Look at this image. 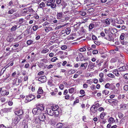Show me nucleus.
Returning a JSON list of instances; mask_svg holds the SVG:
<instances>
[{
	"mask_svg": "<svg viewBox=\"0 0 128 128\" xmlns=\"http://www.w3.org/2000/svg\"><path fill=\"white\" fill-rule=\"evenodd\" d=\"M36 96L30 94L27 96L26 98V102H30L35 98Z\"/></svg>",
	"mask_w": 128,
	"mask_h": 128,
	"instance_id": "1",
	"label": "nucleus"
},
{
	"mask_svg": "<svg viewBox=\"0 0 128 128\" xmlns=\"http://www.w3.org/2000/svg\"><path fill=\"white\" fill-rule=\"evenodd\" d=\"M46 6H50L52 8H56V4L53 3L50 1H46Z\"/></svg>",
	"mask_w": 128,
	"mask_h": 128,
	"instance_id": "2",
	"label": "nucleus"
},
{
	"mask_svg": "<svg viewBox=\"0 0 128 128\" xmlns=\"http://www.w3.org/2000/svg\"><path fill=\"white\" fill-rule=\"evenodd\" d=\"M42 112L39 109L37 108H34L32 110V112L34 114H40Z\"/></svg>",
	"mask_w": 128,
	"mask_h": 128,
	"instance_id": "3",
	"label": "nucleus"
},
{
	"mask_svg": "<svg viewBox=\"0 0 128 128\" xmlns=\"http://www.w3.org/2000/svg\"><path fill=\"white\" fill-rule=\"evenodd\" d=\"M113 22V20L112 18H107L104 20L103 22L105 23L108 25H109L110 24L111 22Z\"/></svg>",
	"mask_w": 128,
	"mask_h": 128,
	"instance_id": "4",
	"label": "nucleus"
},
{
	"mask_svg": "<svg viewBox=\"0 0 128 128\" xmlns=\"http://www.w3.org/2000/svg\"><path fill=\"white\" fill-rule=\"evenodd\" d=\"M36 107L39 109L41 112L44 110V106L42 104H38L36 105Z\"/></svg>",
	"mask_w": 128,
	"mask_h": 128,
	"instance_id": "5",
	"label": "nucleus"
},
{
	"mask_svg": "<svg viewBox=\"0 0 128 128\" xmlns=\"http://www.w3.org/2000/svg\"><path fill=\"white\" fill-rule=\"evenodd\" d=\"M88 64L87 62H85L84 63H82L80 68L81 70H84L86 68Z\"/></svg>",
	"mask_w": 128,
	"mask_h": 128,
	"instance_id": "6",
	"label": "nucleus"
},
{
	"mask_svg": "<svg viewBox=\"0 0 128 128\" xmlns=\"http://www.w3.org/2000/svg\"><path fill=\"white\" fill-rule=\"evenodd\" d=\"M124 33L122 34L120 37V39L121 40H120V42L122 44V45L126 44V42H124V41L123 40L124 38Z\"/></svg>",
	"mask_w": 128,
	"mask_h": 128,
	"instance_id": "7",
	"label": "nucleus"
},
{
	"mask_svg": "<svg viewBox=\"0 0 128 128\" xmlns=\"http://www.w3.org/2000/svg\"><path fill=\"white\" fill-rule=\"evenodd\" d=\"M46 117L44 114H41L39 116V119L42 121H43L45 120Z\"/></svg>",
	"mask_w": 128,
	"mask_h": 128,
	"instance_id": "8",
	"label": "nucleus"
},
{
	"mask_svg": "<svg viewBox=\"0 0 128 128\" xmlns=\"http://www.w3.org/2000/svg\"><path fill=\"white\" fill-rule=\"evenodd\" d=\"M47 113L50 115L53 116L54 115V111L52 109L48 108L46 110Z\"/></svg>",
	"mask_w": 128,
	"mask_h": 128,
	"instance_id": "9",
	"label": "nucleus"
},
{
	"mask_svg": "<svg viewBox=\"0 0 128 128\" xmlns=\"http://www.w3.org/2000/svg\"><path fill=\"white\" fill-rule=\"evenodd\" d=\"M90 110L91 111V114H94L96 112L97 109L96 108L95 106L93 105L90 108Z\"/></svg>",
	"mask_w": 128,
	"mask_h": 128,
	"instance_id": "10",
	"label": "nucleus"
},
{
	"mask_svg": "<svg viewBox=\"0 0 128 128\" xmlns=\"http://www.w3.org/2000/svg\"><path fill=\"white\" fill-rule=\"evenodd\" d=\"M38 80L42 83L45 82L46 81V77L44 76L39 78L38 79Z\"/></svg>",
	"mask_w": 128,
	"mask_h": 128,
	"instance_id": "11",
	"label": "nucleus"
},
{
	"mask_svg": "<svg viewBox=\"0 0 128 128\" xmlns=\"http://www.w3.org/2000/svg\"><path fill=\"white\" fill-rule=\"evenodd\" d=\"M20 120V117L19 116H16L15 117L14 120V123L16 124H17L18 122H19Z\"/></svg>",
	"mask_w": 128,
	"mask_h": 128,
	"instance_id": "12",
	"label": "nucleus"
},
{
	"mask_svg": "<svg viewBox=\"0 0 128 128\" xmlns=\"http://www.w3.org/2000/svg\"><path fill=\"white\" fill-rule=\"evenodd\" d=\"M56 15L57 18L58 19H60L63 16V14L62 12H58Z\"/></svg>",
	"mask_w": 128,
	"mask_h": 128,
	"instance_id": "13",
	"label": "nucleus"
},
{
	"mask_svg": "<svg viewBox=\"0 0 128 128\" xmlns=\"http://www.w3.org/2000/svg\"><path fill=\"white\" fill-rule=\"evenodd\" d=\"M14 113L16 115L19 116L22 115L23 113V112L22 110H20L18 111H15Z\"/></svg>",
	"mask_w": 128,
	"mask_h": 128,
	"instance_id": "14",
	"label": "nucleus"
},
{
	"mask_svg": "<svg viewBox=\"0 0 128 128\" xmlns=\"http://www.w3.org/2000/svg\"><path fill=\"white\" fill-rule=\"evenodd\" d=\"M44 30L46 32H48L52 30V27L49 26H46L44 28Z\"/></svg>",
	"mask_w": 128,
	"mask_h": 128,
	"instance_id": "15",
	"label": "nucleus"
},
{
	"mask_svg": "<svg viewBox=\"0 0 128 128\" xmlns=\"http://www.w3.org/2000/svg\"><path fill=\"white\" fill-rule=\"evenodd\" d=\"M127 69V68L125 66H123L118 68L119 70L120 71H125Z\"/></svg>",
	"mask_w": 128,
	"mask_h": 128,
	"instance_id": "16",
	"label": "nucleus"
},
{
	"mask_svg": "<svg viewBox=\"0 0 128 128\" xmlns=\"http://www.w3.org/2000/svg\"><path fill=\"white\" fill-rule=\"evenodd\" d=\"M22 12L23 14H28V8H24L22 10Z\"/></svg>",
	"mask_w": 128,
	"mask_h": 128,
	"instance_id": "17",
	"label": "nucleus"
},
{
	"mask_svg": "<svg viewBox=\"0 0 128 128\" xmlns=\"http://www.w3.org/2000/svg\"><path fill=\"white\" fill-rule=\"evenodd\" d=\"M108 37L107 38V40L110 41H112L113 42L114 41V38L112 36L110 35H108Z\"/></svg>",
	"mask_w": 128,
	"mask_h": 128,
	"instance_id": "18",
	"label": "nucleus"
},
{
	"mask_svg": "<svg viewBox=\"0 0 128 128\" xmlns=\"http://www.w3.org/2000/svg\"><path fill=\"white\" fill-rule=\"evenodd\" d=\"M108 122L112 124L115 122V120L114 118L111 117L109 118Z\"/></svg>",
	"mask_w": 128,
	"mask_h": 128,
	"instance_id": "19",
	"label": "nucleus"
},
{
	"mask_svg": "<svg viewBox=\"0 0 128 128\" xmlns=\"http://www.w3.org/2000/svg\"><path fill=\"white\" fill-rule=\"evenodd\" d=\"M9 94L8 92H6V90L2 91V94L3 96L8 95Z\"/></svg>",
	"mask_w": 128,
	"mask_h": 128,
	"instance_id": "20",
	"label": "nucleus"
},
{
	"mask_svg": "<svg viewBox=\"0 0 128 128\" xmlns=\"http://www.w3.org/2000/svg\"><path fill=\"white\" fill-rule=\"evenodd\" d=\"M16 11L14 8H12L8 11V13L9 14H12L14 12H16Z\"/></svg>",
	"mask_w": 128,
	"mask_h": 128,
	"instance_id": "21",
	"label": "nucleus"
},
{
	"mask_svg": "<svg viewBox=\"0 0 128 128\" xmlns=\"http://www.w3.org/2000/svg\"><path fill=\"white\" fill-rule=\"evenodd\" d=\"M63 125L62 123H59L56 124V127L55 128H63Z\"/></svg>",
	"mask_w": 128,
	"mask_h": 128,
	"instance_id": "22",
	"label": "nucleus"
},
{
	"mask_svg": "<svg viewBox=\"0 0 128 128\" xmlns=\"http://www.w3.org/2000/svg\"><path fill=\"white\" fill-rule=\"evenodd\" d=\"M46 6L45 4L43 2H42L40 3L39 5L40 8H43Z\"/></svg>",
	"mask_w": 128,
	"mask_h": 128,
	"instance_id": "23",
	"label": "nucleus"
},
{
	"mask_svg": "<svg viewBox=\"0 0 128 128\" xmlns=\"http://www.w3.org/2000/svg\"><path fill=\"white\" fill-rule=\"evenodd\" d=\"M49 51V50L48 49L46 48L45 49L42 50V51L41 52L42 53L45 54L48 52Z\"/></svg>",
	"mask_w": 128,
	"mask_h": 128,
	"instance_id": "24",
	"label": "nucleus"
},
{
	"mask_svg": "<svg viewBox=\"0 0 128 128\" xmlns=\"http://www.w3.org/2000/svg\"><path fill=\"white\" fill-rule=\"evenodd\" d=\"M59 114V111L58 110H56L54 111V115L56 117L58 116Z\"/></svg>",
	"mask_w": 128,
	"mask_h": 128,
	"instance_id": "25",
	"label": "nucleus"
},
{
	"mask_svg": "<svg viewBox=\"0 0 128 128\" xmlns=\"http://www.w3.org/2000/svg\"><path fill=\"white\" fill-rule=\"evenodd\" d=\"M33 42L34 41L33 40H30L27 41L26 44L28 45H29L31 44H33Z\"/></svg>",
	"mask_w": 128,
	"mask_h": 128,
	"instance_id": "26",
	"label": "nucleus"
},
{
	"mask_svg": "<svg viewBox=\"0 0 128 128\" xmlns=\"http://www.w3.org/2000/svg\"><path fill=\"white\" fill-rule=\"evenodd\" d=\"M111 32L112 34H114L117 32V30L115 28L112 29L111 30Z\"/></svg>",
	"mask_w": 128,
	"mask_h": 128,
	"instance_id": "27",
	"label": "nucleus"
},
{
	"mask_svg": "<svg viewBox=\"0 0 128 128\" xmlns=\"http://www.w3.org/2000/svg\"><path fill=\"white\" fill-rule=\"evenodd\" d=\"M94 9L92 8H90L88 9L87 11V12L88 13H90L91 12H92L94 11Z\"/></svg>",
	"mask_w": 128,
	"mask_h": 128,
	"instance_id": "28",
	"label": "nucleus"
},
{
	"mask_svg": "<svg viewBox=\"0 0 128 128\" xmlns=\"http://www.w3.org/2000/svg\"><path fill=\"white\" fill-rule=\"evenodd\" d=\"M17 26L16 25H14L13 26H12L11 29V31H15L16 29H17Z\"/></svg>",
	"mask_w": 128,
	"mask_h": 128,
	"instance_id": "29",
	"label": "nucleus"
},
{
	"mask_svg": "<svg viewBox=\"0 0 128 128\" xmlns=\"http://www.w3.org/2000/svg\"><path fill=\"white\" fill-rule=\"evenodd\" d=\"M28 14L30 12L33 13L34 12V11L31 8H28Z\"/></svg>",
	"mask_w": 128,
	"mask_h": 128,
	"instance_id": "30",
	"label": "nucleus"
},
{
	"mask_svg": "<svg viewBox=\"0 0 128 128\" xmlns=\"http://www.w3.org/2000/svg\"><path fill=\"white\" fill-rule=\"evenodd\" d=\"M58 105H56L52 107V109L54 111L56 110H57L58 109Z\"/></svg>",
	"mask_w": 128,
	"mask_h": 128,
	"instance_id": "31",
	"label": "nucleus"
},
{
	"mask_svg": "<svg viewBox=\"0 0 128 128\" xmlns=\"http://www.w3.org/2000/svg\"><path fill=\"white\" fill-rule=\"evenodd\" d=\"M94 25L93 24H91L89 26L88 28L90 30H91L94 28Z\"/></svg>",
	"mask_w": 128,
	"mask_h": 128,
	"instance_id": "32",
	"label": "nucleus"
},
{
	"mask_svg": "<svg viewBox=\"0 0 128 128\" xmlns=\"http://www.w3.org/2000/svg\"><path fill=\"white\" fill-rule=\"evenodd\" d=\"M17 78L14 79V80L13 83L14 84H16V86H18L19 85V83H18V82L17 81Z\"/></svg>",
	"mask_w": 128,
	"mask_h": 128,
	"instance_id": "33",
	"label": "nucleus"
},
{
	"mask_svg": "<svg viewBox=\"0 0 128 128\" xmlns=\"http://www.w3.org/2000/svg\"><path fill=\"white\" fill-rule=\"evenodd\" d=\"M74 88H71L68 90L69 92L72 94L74 92Z\"/></svg>",
	"mask_w": 128,
	"mask_h": 128,
	"instance_id": "34",
	"label": "nucleus"
},
{
	"mask_svg": "<svg viewBox=\"0 0 128 128\" xmlns=\"http://www.w3.org/2000/svg\"><path fill=\"white\" fill-rule=\"evenodd\" d=\"M109 93V91L107 90H105L102 91V93L105 94V95H107Z\"/></svg>",
	"mask_w": 128,
	"mask_h": 128,
	"instance_id": "35",
	"label": "nucleus"
},
{
	"mask_svg": "<svg viewBox=\"0 0 128 128\" xmlns=\"http://www.w3.org/2000/svg\"><path fill=\"white\" fill-rule=\"evenodd\" d=\"M43 92V90L42 89V88H39L38 90V91L37 92L38 94H41Z\"/></svg>",
	"mask_w": 128,
	"mask_h": 128,
	"instance_id": "36",
	"label": "nucleus"
},
{
	"mask_svg": "<svg viewBox=\"0 0 128 128\" xmlns=\"http://www.w3.org/2000/svg\"><path fill=\"white\" fill-rule=\"evenodd\" d=\"M58 60V58L56 57H55L52 58L50 60V61L52 62H54Z\"/></svg>",
	"mask_w": 128,
	"mask_h": 128,
	"instance_id": "37",
	"label": "nucleus"
},
{
	"mask_svg": "<svg viewBox=\"0 0 128 128\" xmlns=\"http://www.w3.org/2000/svg\"><path fill=\"white\" fill-rule=\"evenodd\" d=\"M88 68H89L90 69V70H92L94 66L92 64H90L88 65Z\"/></svg>",
	"mask_w": 128,
	"mask_h": 128,
	"instance_id": "38",
	"label": "nucleus"
},
{
	"mask_svg": "<svg viewBox=\"0 0 128 128\" xmlns=\"http://www.w3.org/2000/svg\"><path fill=\"white\" fill-rule=\"evenodd\" d=\"M62 1L61 0H56V3L58 4H59L61 3V4L62 5H63V4L62 3Z\"/></svg>",
	"mask_w": 128,
	"mask_h": 128,
	"instance_id": "39",
	"label": "nucleus"
},
{
	"mask_svg": "<svg viewBox=\"0 0 128 128\" xmlns=\"http://www.w3.org/2000/svg\"><path fill=\"white\" fill-rule=\"evenodd\" d=\"M50 24V23L47 22H45L42 24V26H48Z\"/></svg>",
	"mask_w": 128,
	"mask_h": 128,
	"instance_id": "40",
	"label": "nucleus"
},
{
	"mask_svg": "<svg viewBox=\"0 0 128 128\" xmlns=\"http://www.w3.org/2000/svg\"><path fill=\"white\" fill-rule=\"evenodd\" d=\"M120 108H123L124 109H125L126 107V105L125 104H121L120 105Z\"/></svg>",
	"mask_w": 128,
	"mask_h": 128,
	"instance_id": "41",
	"label": "nucleus"
},
{
	"mask_svg": "<svg viewBox=\"0 0 128 128\" xmlns=\"http://www.w3.org/2000/svg\"><path fill=\"white\" fill-rule=\"evenodd\" d=\"M7 40L9 42H11L12 41V39L11 37H8L7 38Z\"/></svg>",
	"mask_w": 128,
	"mask_h": 128,
	"instance_id": "42",
	"label": "nucleus"
},
{
	"mask_svg": "<svg viewBox=\"0 0 128 128\" xmlns=\"http://www.w3.org/2000/svg\"><path fill=\"white\" fill-rule=\"evenodd\" d=\"M32 28L34 31H36L38 28V27L36 25L33 26Z\"/></svg>",
	"mask_w": 128,
	"mask_h": 128,
	"instance_id": "43",
	"label": "nucleus"
},
{
	"mask_svg": "<svg viewBox=\"0 0 128 128\" xmlns=\"http://www.w3.org/2000/svg\"><path fill=\"white\" fill-rule=\"evenodd\" d=\"M86 50V49L84 48H80V52H83L85 51Z\"/></svg>",
	"mask_w": 128,
	"mask_h": 128,
	"instance_id": "44",
	"label": "nucleus"
},
{
	"mask_svg": "<svg viewBox=\"0 0 128 128\" xmlns=\"http://www.w3.org/2000/svg\"><path fill=\"white\" fill-rule=\"evenodd\" d=\"M78 56L80 58L81 60H82L83 59L82 58L83 57V56L82 54L81 53H80L78 54Z\"/></svg>",
	"mask_w": 128,
	"mask_h": 128,
	"instance_id": "45",
	"label": "nucleus"
},
{
	"mask_svg": "<svg viewBox=\"0 0 128 128\" xmlns=\"http://www.w3.org/2000/svg\"><path fill=\"white\" fill-rule=\"evenodd\" d=\"M64 88V86L62 84H60L59 86V88L61 90L63 89Z\"/></svg>",
	"mask_w": 128,
	"mask_h": 128,
	"instance_id": "46",
	"label": "nucleus"
},
{
	"mask_svg": "<svg viewBox=\"0 0 128 128\" xmlns=\"http://www.w3.org/2000/svg\"><path fill=\"white\" fill-rule=\"evenodd\" d=\"M24 19L23 18L20 19L19 20V23L20 24H22L23 22Z\"/></svg>",
	"mask_w": 128,
	"mask_h": 128,
	"instance_id": "47",
	"label": "nucleus"
},
{
	"mask_svg": "<svg viewBox=\"0 0 128 128\" xmlns=\"http://www.w3.org/2000/svg\"><path fill=\"white\" fill-rule=\"evenodd\" d=\"M107 76H108L111 78H114V75L111 73H109L108 74Z\"/></svg>",
	"mask_w": 128,
	"mask_h": 128,
	"instance_id": "48",
	"label": "nucleus"
},
{
	"mask_svg": "<svg viewBox=\"0 0 128 128\" xmlns=\"http://www.w3.org/2000/svg\"><path fill=\"white\" fill-rule=\"evenodd\" d=\"M85 93L84 91L83 90H81L80 91V93L81 94H84Z\"/></svg>",
	"mask_w": 128,
	"mask_h": 128,
	"instance_id": "49",
	"label": "nucleus"
},
{
	"mask_svg": "<svg viewBox=\"0 0 128 128\" xmlns=\"http://www.w3.org/2000/svg\"><path fill=\"white\" fill-rule=\"evenodd\" d=\"M92 39L93 40H97L96 37L94 35H92Z\"/></svg>",
	"mask_w": 128,
	"mask_h": 128,
	"instance_id": "50",
	"label": "nucleus"
},
{
	"mask_svg": "<svg viewBox=\"0 0 128 128\" xmlns=\"http://www.w3.org/2000/svg\"><path fill=\"white\" fill-rule=\"evenodd\" d=\"M104 116V115L103 114H101L100 115V117L102 119H103Z\"/></svg>",
	"mask_w": 128,
	"mask_h": 128,
	"instance_id": "51",
	"label": "nucleus"
},
{
	"mask_svg": "<svg viewBox=\"0 0 128 128\" xmlns=\"http://www.w3.org/2000/svg\"><path fill=\"white\" fill-rule=\"evenodd\" d=\"M124 90H128V86L127 85H125L124 87Z\"/></svg>",
	"mask_w": 128,
	"mask_h": 128,
	"instance_id": "52",
	"label": "nucleus"
},
{
	"mask_svg": "<svg viewBox=\"0 0 128 128\" xmlns=\"http://www.w3.org/2000/svg\"><path fill=\"white\" fill-rule=\"evenodd\" d=\"M124 78L126 79H128V74H125L124 76Z\"/></svg>",
	"mask_w": 128,
	"mask_h": 128,
	"instance_id": "53",
	"label": "nucleus"
},
{
	"mask_svg": "<svg viewBox=\"0 0 128 128\" xmlns=\"http://www.w3.org/2000/svg\"><path fill=\"white\" fill-rule=\"evenodd\" d=\"M80 15L82 16H84L86 15V13L85 12H80Z\"/></svg>",
	"mask_w": 128,
	"mask_h": 128,
	"instance_id": "54",
	"label": "nucleus"
},
{
	"mask_svg": "<svg viewBox=\"0 0 128 128\" xmlns=\"http://www.w3.org/2000/svg\"><path fill=\"white\" fill-rule=\"evenodd\" d=\"M110 85L109 83H107L105 85V87L106 88H108Z\"/></svg>",
	"mask_w": 128,
	"mask_h": 128,
	"instance_id": "55",
	"label": "nucleus"
},
{
	"mask_svg": "<svg viewBox=\"0 0 128 128\" xmlns=\"http://www.w3.org/2000/svg\"><path fill=\"white\" fill-rule=\"evenodd\" d=\"M98 51L97 50H94L93 51L92 53L93 54H96L98 53Z\"/></svg>",
	"mask_w": 128,
	"mask_h": 128,
	"instance_id": "56",
	"label": "nucleus"
},
{
	"mask_svg": "<svg viewBox=\"0 0 128 128\" xmlns=\"http://www.w3.org/2000/svg\"><path fill=\"white\" fill-rule=\"evenodd\" d=\"M114 73L115 74V75L116 76H119V74L117 70H116V71H114Z\"/></svg>",
	"mask_w": 128,
	"mask_h": 128,
	"instance_id": "57",
	"label": "nucleus"
},
{
	"mask_svg": "<svg viewBox=\"0 0 128 128\" xmlns=\"http://www.w3.org/2000/svg\"><path fill=\"white\" fill-rule=\"evenodd\" d=\"M99 75L100 78H102L104 76V74L103 73L101 72L99 74Z\"/></svg>",
	"mask_w": 128,
	"mask_h": 128,
	"instance_id": "58",
	"label": "nucleus"
},
{
	"mask_svg": "<svg viewBox=\"0 0 128 128\" xmlns=\"http://www.w3.org/2000/svg\"><path fill=\"white\" fill-rule=\"evenodd\" d=\"M75 70H72V69H71L69 71V72H70V74H72L74 73Z\"/></svg>",
	"mask_w": 128,
	"mask_h": 128,
	"instance_id": "59",
	"label": "nucleus"
},
{
	"mask_svg": "<svg viewBox=\"0 0 128 128\" xmlns=\"http://www.w3.org/2000/svg\"><path fill=\"white\" fill-rule=\"evenodd\" d=\"M47 66V68L48 69H49L52 68L53 67V66L52 64H50L48 66Z\"/></svg>",
	"mask_w": 128,
	"mask_h": 128,
	"instance_id": "60",
	"label": "nucleus"
},
{
	"mask_svg": "<svg viewBox=\"0 0 128 128\" xmlns=\"http://www.w3.org/2000/svg\"><path fill=\"white\" fill-rule=\"evenodd\" d=\"M6 99L4 98H1L0 100L2 102H4L6 101Z\"/></svg>",
	"mask_w": 128,
	"mask_h": 128,
	"instance_id": "61",
	"label": "nucleus"
},
{
	"mask_svg": "<svg viewBox=\"0 0 128 128\" xmlns=\"http://www.w3.org/2000/svg\"><path fill=\"white\" fill-rule=\"evenodd\" d=\"M67 48V46H66L64 45L62 46L61 48L62 50H64Z\"/></svg>",
	"mask_w": 128,
	"mask_h": 128,
	"instance_id": "62",
	"label": "nucleus"
},
{
	"mask_svg": "<svg viewBox=\"0 0 128 128\" xmlns=\"http://www.w3.org/2000/svg\"><path fill=\"white\" fill-rule=\"evenodd\" d=\"M104 109L102 107H100L98 108V110L100 112H101L102 110H104Z\"/></svg>",
	"mask_w": 128,
	"mask_h": 128,
	"instance_id": "63",
	"label": "nucleus"
},
{
	"mask_svg": "<svg viewBox=\"0 0 128 128\" xmlns=\"http://www.w3.org/2000/svg\"><path fill=\"white\" fill-rule=\"evenodd\" d=\"M62 62H60L58 63H57V64H56V66L58 67H60L61 66V65L62 64Z\"/></svg>",
	"mask_w": 128,
	"mask_h": 128,
	"instance_id": "64",
	"label": "nucleus"
}]
</instances>
